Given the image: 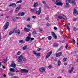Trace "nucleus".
Segmentation results:
<instances>
[{
    "label": "nucleus",
    "mask_w": 78,
    "mask_h": 78,
    "mask_svg": "<svg viewBox=\"0 0 78 78\" xmlns=\"http://www.w3.org/2000/svg\"><path fill=\"white\" fill-rule=\"evenodd\" d=\"M26 61V58H23V56L20 55L18 58V61L20 62L23 63V62Z\"/></svg>",
    "instance_id": "obj_1"
},
{
    "label": "nucleus",
    "mask_w": 78,
    "mask_h": 78,
    "mask_svg": "<svg viewBox=\"0 0 78 78\" xmlns=\"http://www.w3.org/2000/svg\"><path fill=\"white\" fill-rule=\"evenodd\" d=\"M9 22H7L5 25L4 26V30L5 31L6 30L8 29V26H9Z\"/></svg>",
    "instance_id": "obj_2"
},
{
    "label": "nucleus",
    "mask_w": 78,
    "mask_h": 78,
    "mask_svg": "<svg viewBox=\"0 0 78 78\" xmlns=\"http://www.w3.org/2000/svg\"><path fill=\"white\" fill-rule=\"evenodd\" d=\"M70 0H66V5L65 6V8H69L70 7L69 5V4L70 3Z\"/></svg>",
    "instance_id": "obj_3"
},
{
    "label": "nucleus",
    "mask_w": 78,
    "mask_h": 78,
    "mask_svg": "<svg viewBox=\"0 0 78 78\" xmlns=\"http://www.w3.org/2000/svg\"><path fill=\"white\" fill-rule=\"evenodd\" d=\"M62 55V52H58L56 53V57H60Z\"/></svg>",
    "instance_id": "obj_4"
},
{
    "label": "nucleus",
    "mask_w": 78,
    "mask_h": 78,
    "mask_svg": "<svg viewBox=\"0 0 78 78\" xmlns=\"http://www.w3.org/2000/svg\"><path fill=\"white\" fill-rule=\"evenodd\" d=\"M52 53V51H51L49 52L48 53L47 55H46V59L48 58L51 55Z\"/></svg>",
    "instance_id": "obj_5"
},
{
    "label": "nucleus",
    "mask_w": 78,
    "mask_h": 78,
    "mask_svg": "<svg viewBox=\"0 0 78 78\" xmlns=\"http://www.w3.org/2000/svg\"><path fill=\"white\" fill-rule=\"evenodd\" d=\"M42 11V9H41V7H40L39 8V9L38 11H37V14L38 15H40L41 14V11Z\"/></svg>",
    "instance_id": "obj_6"
},
{
    "label": "nucleus",
    "mask_w": 78,
    "mask_h": 78,
    "mask_svg": "<svg viewBox=\"0 0 78 78\" xmlns=\"http://www.w3.org/2000/svg\"><path fill=\"white\" fill-rule=\"evenodd\" d=\"M30 11H32V12H35L36 13H37V8L34 9H30Z\"/></svg>",
    "instance_id": "obj_7"
},
{
    "label": "nucleus",
    "mask_w": 78,
    "mask_h": 78,
    "mask_svg": "<svg viewBox=\"0 0 78 78\" xmlns=\"http://www.w3.org/2000/svg\"><path fill=\"white\" fill-rule=\"evenodd\" d=\"M52 34L54 38H55V39H57V36H56V35L55 34V33L54 32H52Z\"/></svg>",
    "instance_id": "obj_8"
},
{
    "label": "nucleus",
    "mask_w": 78,
    "mask_h": 78,
    "mask_svg": "<svg viewBox=\"0 0 78 78\" xmlns=\"http://www.w3.org/2000/svg\"><path fill=\"white\" fill-rule=\"evenodd\" d=\"M52 34L54 38H55V39H57V36H56V35L55 34V33L54 32H52Z\"/></svg>",
    "instance_id": "obj_9"
},
{
    "label": "nucleus",
    "mask_w": 78,
    "mask_h": 78,
    "mask_svg": "<svg viewBox=\"0 0 78 78\" xmlns=\"http://www.w3.org/2000/svg\"><path fill=\"white\" fill-rule=\"evenodd\" d=\"M52 34L54 38H55V39H57V36H56V35L55 34V33L54 32H52Z\"/></svg>",
    "instance_id": "obj_10"
},
{
    "label": "nucleus",
    "mask_w": 78,
    "mask_h": 78,
    "mask_svg": "<svg viewBox=\"0 0 78 78\" xmlns=\"http://www.w3.org/2000/svg\"><path fill=\"white\" fill-rule=\"evenodd\" d=\"M21 72L23 73V72H25L26 73H28V70L26 69H21Z\"/></svg>",
    "instance_id": "obj_11"
},
{
    "label": "nucleus",
    "mask_w": 78,
    "mask_h": 78,
    "mask_svg": "<svg viewBox=\"0 0 78 78\" xmlns=\"http://www.w3.org/2000/svg\"><path fill=\"white\" fill-rule=\"evenodd\" d=\"M16 64L13 62L12 63V64L10 65V67H13V68H14V69H15V68H16Z\"/></svg>",
    "instance_id": "obj_12"
},
{
    "label": "nucleus",
    "mask_w": 78,
    "mask_h": 78,
    "mask_svg": "<svg viewBox=\"0 0 78 78\" xmlns=\"http://www.w3.org/2000/svg\"><path fill=\"white\" fill-rule=\"evenodd\" d=\"M70 2L73 5H75L76 4V2H75V0H70Z\"/></svg>",
    "instance_id": "obj_13"
},
{
    "label": "nucleus",
    "mask_w": 78,
    "mask_h": 78,
    "mask_svg": "<svg viewBox=\"0 0 78 78\" xmlns=\"http://www.w3.org/2000/svg\"><path fill=\"white\" fill-rule=\"evenodd\" d=\"M40 72H44L45 70V69L44 67H41L39 69Z\"/></svg>",
    "instance_id": "obj_14"
},
{
    "label": "nucleus",
    "mask_w": 78,
    "mask_h": 78,
    "mask_svg": "<svg viewBox=\"0 0 78 78\" xmlns=\"http://www.w3.org/2000/svg\"><path fill=\"white\" fill-rule=\"evenodd\" d=\"M9 6H12V7H13V6H16V4L15 3H12L9 5Z\"/></svg>",
    "instance_id": "obj_15"
},
{
    "label": "nucleus",
    "mask_w": 78,
    "mask_h": 78,
    "mask_svg": "<svg viewBox=\"0 0 78 78\" xmlns=\"http://www.w3.org/2000/svg\"><path fill=\"white\" fill-rule=\"evenodd\" d=\"M24 31H25L26 32H28L30 31V30L29 29L27 28V27H25L24 29Z\"/></svg>",
    "instance_id": "obj_16"
},
{
    "label": "nucleus",
    "mask_w": 78,
    "mask_h": 78,
    "mask_svg": "<svg viewBox=\"0 0 78 78\" xmlns=\"http://www.w3.org/2000/svg\"><path fill=\"white\" fill-rule=\"evenodd\" d=\"M60 2H61V0H56L55 2L54 3L55 4H56L57 5L58 3H59Z\"/></svg>",
    "instance_id": "obj_17"
},
{
    "label": "nucleus",
    "mask_w": 78,
    "mask_h": 78,
    "mask_svg": "<svg viewBox=\"0 0 78 78\" xmlns=\"http://www.w3.org/2000/svg\"><path fill=\"white\" fill-rule=\"evenodd\" d=\"M77 13V10L76 9V8H74L73 13H74V14H76Z\"/></svg>",
    "instance_id": "obj_18"
},
{
    "label": "nucleus",
    "mask_w": 78,
    "mask_h": 78,
    "mask_svg": "<svg viewBox=\"0 0 78 78\" xmlns=\"http://www.w3.org/2000/svg\"><path fill=\"white\" fill-rule=\"evenodd\" d=\"M58 44L57 43H55L53 44L54 47L56 48V47H58Z\"/></svg>",
    "instance_id": "obj_19"
},
{
    "label": "nucleus",
    "mask_w": 78,
    "mask_h": 78,
    "mask_svg": "<svg viewBox=\"0 0 78 78\" xmlns=\"http://www.w3.org/2000/svg\"><path fill=\"white\" fill-rule=\"evenodd\" d=\"M38 5V2H35L34 3V7H36Z\"/></svg>",
    "instance_id": "obj_20"
},
{
    "label": "nucleus",
    "mask_w": 78,
    "mask_h": 78,
    "mask_svg": "<svg viewBox=\"0 0 78 78\" xmlns=\"http://www.w3.org/2000/svg\"><path fill=\"white\" fill-rule=\"evenodd\" d=\"M8 74L9 76H13V75H14L15 74L12 73H8Z\"/></svg>",
    "instance_id": "obj_21"
},
{
    "label": "nucleus",
    "mask_w": 78,
    "mask_h": 78,
    "mask_svg": "<svg viewBox=\"0 0 78 78\" xmlns=\"http://www.w3.org/2000/svg\"><path fill=\"white\" fill-rule=\"evenodd\" d=\"M7 59H8V58H6V59H3L2 60V63H3V64H4V63H5V62H6V61H7Z\"/></svg>",
    "instance_id": "obj_22"
},
{
    "label": "nucleus",
    "mask_w": 78,
    "mask_h": 78,
    "mask_svg": "<svg viewBox=\"0 0 78 78\" xmlns=\"http://www.w3.org/2000/svg\"><path fill=\"white\" fill-rule=\"evenodd\" d=\"M63 5V4L62 2H60L58 3L57 5H58V6H62Z\"/></svg>",
    "instance_id": "obj_23"
},
{
    "label": "nucleus",
    "mask_w": 78,
    "mask_h": 78,
    "mask_svg": "<svg viewBox=\"0 0 78 78\" xmlns=\"http://www.w3.org/2000/svg\"><path fill=\"white\" fill-rule=\"evenodd\" d=\"M63 18L64 19L66 20H67V17L65 15H63Z\"/></svg>",
    "instance_id": "obj_24"
},
{
    "label": "nucleus",
    "mask_w": 78,
    "mask_h": 78,
    "mask_svg": "<svg viewBox=\"0 0 78 78\" xmlns=\"http://www.w3.org/2000/svg\"><path fill=\"white\" fill-rule=\"evenodd\" d=\"M22 2V0H20V1H16V3H21Z\"/></svg>",
    "instance_id": "obj_25"
},
{
    "label": "nucleus",
    "mask_w": 78,
    "mask_h": 78,
    "mask_svg": "<svg viewBox=\"0 0 78 78\" xmlns=\"http://www.w3.org/2000/svg\"><path fill=\"white\" fill-rule=\"evenodd\" d=\"M27 45H25L24 46L23 48V50H25L26 49H27Z\"/></svg>",
    "instance_id": "obj_26"
},
{
    "label": "nucleus",
    "mask_w": 78,
    "mask_h": 78,
    "mask_svg": "<svg viewBox=\"0 0 78 78\" xmlns=\"http://www.w3.org/2000/svg\"><path fill=\"white\" fill-rule=\"evenodd\" d=\"M73 69L74 68L73 67H72L71 69V70H69V73H72V72L73 70Z\"/></svg>",
    "instance_id": "obj_27"
},
{
    "label": "nucleus",
    "mask_w": 78,
    "mask_h": 78,
    "mask_svg": "<svg viewBox=\"0 0 78 78\" xmlns=\"http://www.w3.org/2000/svg\"><path fill=\"white\" fill-rule=\"evenodd\" d=\"M10 70L11 71V72H15V70H14V69L13 68H10Z\"/></svg>",
    "instance_id": "obj_28"
},
{
    "label": "nucleus",
    "mask_w": 78,
    "mask_h": 78,
    "mask_svg": "<svg viewBox=\"0 0 78 78\" xmlns=\"http://www.w3.org/2000/svg\"><path fill=\"white\" fill-rule=\"evenodd\" d=\"M20 7H21V5H19L16 9V10L17 11V10H19L20 8Z\"/></svg>",
    "instance_id": "obj_29"
},
{
    "label": "nucleus",
    "mask_w": 78,
    "mask_h": 78,
    "mask_svg": "<svg viewBox=\"0 0 78 78\" xmlns=\"http://www.w3.org/2000/svg\"><path fill=\"white\" fill-rule=\"evenodd\" d=\"M26 40L27 41H30V37H27Z\"/></svg>",
    "instance_id": "obj_30"
},
{
    "label": "nucleus",
    "mask_w": 78,
    "mask_h": 78,
    "mask_svg": "<svg viewBox=\"0 0 78 78\" xmlns=\"http://www.w3.org/2000/svg\"><path fill=\"white\" fill-rule=\"evenodd\" d=\"M12 33H14V31L12 30L10 32L9 34V35H11Z\"/></svg>",
    "instance_id": "obj_31"
},
{
    "label": "nucleus",
    "mask_w": 78,
    "mask_h": 78,
    "mask_svg": "<svg viewBox=\"0 0 78 78\" xmlns=\"http://www.w3.org/2000/svg\"><path fill=\"white\" fill-rule=\"evenodd\" d=\"M51 38H52V37L51 36H49L48 37V40H51Z\"/></svg>",
    "instance_id": "obj_32"
},
{
    "label": "nucleus",
    "mask_w": 78,
    "mask_h": 78,
    "mask_svg": "<svg viewBox=\"0 0 78 78\" xmlns=\"http://www.w3.org/2000/svg\"><path fill=\"white\" fill-rule=\"evenodd\" d=\"M60 64H61V61H60V60H58V66H60Z\"/></svg>",
    "instance_id": "obj_33"
},
{
    "label": "nucleus",
    "mask_w": 78,
    "mask_h": 78,
    "mask_svg": "<svg viewBox=\"0 0 78 78\" xmlns=\"http://www.w3.org/2000/svg\"><path fill=\"white\" fill-rule=\"evenodd\" d=\"M19 42L21 44H23V43L24 42H23V40H20L19 41Z\"/></svg>",
    "instance_id": "obj_34"
},
{
    "label": "nucleus",
    "mask_w": 78,
    "mask_h": 78,
    "mask_svg": "<svg viewBox=\"0 0 78 78\" xmlns=\"http://www.w3.org/2000/svg\"><path fill=\"white\" fill-rule=\"evenodd\" d=\"M73 30L74 31H76L78 30V28H76V27H74L73 29Z\"/></svg>",
    "instance_id": "obj_35"
},
{
    "label": "nucleus",
    "mask_w": 78,
    "mask_h": 78,
    "mask_svg": "<svg viewBox=\"0 0 78 78\" xmlns=\"http://www.w3.org/2000/svg\"><path fill=\"white\" fill-rule=\"evenodd\" d=\"M58 18L59 19H62V16H58Z\"/></svg>",
    "instance_id": "obj_36"
},
{
    "label": "nucleus",
    "mask_w": 78,
    "mask_h": 78,
    "mask_svg": "<svg viewBox=\"0 0 78 78\" xmlns=\"http://www.w3.org/2000/svg\"><path fill=\"white\" fill-rule=\"evenodd\" d=\"M30 17H29V18L27 19V21L28 22H29V21H30Z\"/></svg>",
    "instance_id": "obj_37"
},
{
    "label": "nucleus",
    "mask_w": 78,
    "mask_h": 78,
    "mask_svg": "<svg viewBox=\"0 0 78 78\" xmlns=\"http://www.w3.org/2000/svg\"><path fill=\"white\" fill-rule=\"evenodd\" d=\"M21 53V52L20 51H19L17 54V55H20V54Z\"/></svg>",
    "instance_id": "obj_38"
},
{
    "label": "nucleus",
    "mask_w": 78,
    "mask_h": 78,
    "mask_svg": "<svg viewBox=\"0 0 78 78\" xmlns=\"http://www.w3.org/2000/svg\"><path fill=\"white\" fill-rule=\"evenodd\" d=\"M17 30L16 29H14L13 30H12L13 31V33H14V32H17Z\"/></svg>",
    "instance_id": "obj_39"
},
{
    "label": "nucleus",
    "mask_w": 78,
    "mask_h": 78,
    "mask_svg": "<svg viewBox=\"0 0 78 78\" xmlns=\"http://www.w3.org/2000/svg\"><path fill=\"white\" fill-rule=\"evenodd\" d=\"M24 15H25V13L24 12H22L21 13V16H24Z\"/></svg>",
    "instance_id": "obj_40"
},
{
    "label": "nucleus",
    "mask_w": 78,
    "mask_h": 78,
    "mask_svg": "<svg viewBox=\"0 0 78 78\" xmlns=\"http://www.w3.org/2000/svg\"><path fill=\"white\" fill-rule=\"evenodd\" d=\"M46 25L47 26H49V25H50V23H46Z\"/></svg>",
    "instance_id": "obj_41"
},
{
    "label": "nucleus",
    "mask_w": 78,
    "mask_h": 78,
    "mask_svg": "<svg viewBox=\"0 0 78 78\" xmlns=\"http://www.w3.org/2000/svg\"><path fill=\"white\" fill-rule=\"evenodd\" d=\"M32 34H36V31H34L32 32Z\"/></svg>",
    "instance_id": "obj_42"
},
{
    "label": "nucleus",
    "mask_w": 78,
    "mask_h": 78,
    "mask_svg": "<svg viewBox=\"0 0 78 78\" xmlns=\"http://www.w3.org/2000/svg\"><path fill=\"white\" fill-rule=\"evenodd\" d=\"M36 55L37 56L39 57V56H40V54H39V53H37Z\"/></svg>",
    "instance_id": "obj_43"
},
{
    "label": "nucleus",
    "mask_w": 78,
    "mask_h": 78,
    "mask_svg": "<svg viewBox=\"0 0 78 78\" xmlns=\"http://www.w3.org/2000/svg\"><path fill=\"white\" fill-rule=\"evenodd\" d=\"M66 59H67V58H63V61L64 62H65V61H66Z\"/></svg>",
    "instance_id": "obj_44"
},
{
    "label": "nucleus",
    "mask_w": 78,
    "mask_h": 78,
    "mask_svg": "<svg viewBox=\"0 0 78 78\" xmlns=\"http://www.w3.org/2000/svg\"><path fill=\"white\" fill-rule=\"evenodd\" d=\"M72 40L73 42V43H74V44L76 43V42H75V39H73Z\"/></svg>",
    "instance_id": "obj_45"
},
{
    "label": "nucleus",
    "mask_w": 78,
    "mask_h": 78,
    "mask_svg": "<svg viewBox=\"0 0 78 78\" xmlns=\"http://www.w3.org/2000/svg\"><path fill=\"white\" fill-rule=\"evenodd\" d=\"M66 28H67V29L68 30H70V28H69V26L68 25H67V26H66Z\"/></svg>",
    "instance_id": "obj_46"
},
{
    "label": "nucleus",
    "mask_w": 78,
    "mask_h": 78,
    "mask_svg": "<svg viewBox=\"0 0 78 78\" xmlns=\"http://www.w3.org/2000/svg\"><path fill=\"white\" fill-rule=\"evenodd\" d=\"M27 27H28V28H31V26L30 25H27Z\"/></svg>",
    "instance_id": "obj_47"
},
{
    "label": "nucleus",
    "mask_w": 78,
    "mask_h": 78,
    "mask_svg": "<svg viewBox=\"0 0 78 78\" xmlns=\"http://www.w3.org/2000/svg\"><path fill=\"white\" fill-rule=\"evenodd\" d=\"M48 67L50 69V68H51V67H52V66H51V65H49V66H48Z\"/></svg>",
    "instance_id": "obj_48"
},
{
    "label": "nucleus",
    "mask_w": 78,
    "mask_h": 78,
    "mask_svg": "<svg viewBox=\"0 0 78 78\" xmlns=\"http://www.w3.org/2000/svg\"><path fill=\"white\" fill-rule=\"evenodd\" d=\"M33 54H34V55H36V51H33Z\"/></svg>",
    "instance_id": "obj_49"
},
{
    "label": "nucleus",
    "mask_w": 78,
    "mask_h": 78,
    "mask_svg": "<svg viewBox=\"0 0 78 78\" xmlns=\"http://www.w3.org/2000/svg\"><path fill=\"white\" fill-rule=\"evenodd\" d=\"M54 29L55 30H57V27H54Z\"/></svg>",
    "instance_id": "obj_50"
},
{
    "label": "nucleus",
    "mask_w": 78,
    "mask_h": 78,
    "mask_svg": "<svg viewBox=\"0 0 78 78\" xmlns=\"http://www.w3.org/2000/svg\"><path fill=\"white\" fill-rule=\"evenodd\" d=\"M20 30H18L17 33V34H20Z\"/></svg>",
    "instance_id": "obj_51"
},
{
    "label": "nucleus",
    "mask_w": 78,
    "mask_h": 78,
    "mask_svg": "<svg viewBox=\"0 0 78 78\" xmlns=\"http://www.w3.org/2000/svg\"><path fill=\"white\" fill-rule=\"evenodd\" d=\"M42 3L44 5H45V4H46V2H45V1H44L42 2Z\"/></svg>",
    "instance_id": "obj_52"
},
{
    "label": "nucleus",
    "mask_w": 78,
    "mask_h": 78,
    "mask_svg": "<svg viewBox=\"0 0 78 78\" xmlns=\"http://www.w3.org/2000/svg\"><path fill=\"white\" fill-rule=\"evenodd\" d=\"M32 17L34 19H36V16H32Z\"/></svg>",
    "instance_id": "obj_53"
},
{
    "label": "nucleus",
    "mask_w": 78,
    "mask_h": 78,
    "mask_svg": "<svg viewBox=\"0 0 78 78\" xmlns=\"http://www.w3.org/2000/svg\"><path fill=\"white\" fill-rule=\"evenodd\" d=\"M30 35L31 34H29L27 36V37H30V36H31Z\"/></svg>",
    "instance_id": "obj_54"
},
{
    "label": "nucleus",
    "mask_w": 78,
    "mask_h": 78,
    "mask_svg": "<svg viewBox=\"0 0 78 78\" xmlns=\"http://www.w3.org/2000/svg\"><path fill=\"white\" fill-rule=\"evenodd\" d=\"M16 72H19V70L17 69H16L15 71Z\"/></svg>",
    "instance_id": "obj_55"
},
{
    "label": "nucleus",
    "mask_w": 78,
    "mask_h": 78,
    "mask_svg": "<svg viewBox=\"0 0 78 78\" xmlns=\"http://www.w3.org/2000/svg\"><path fill=\"white\" fill-rule=\"evenodd\" d=\"M41 48H38L37 50V51H40L41 50Z\"/></svg>",
    "instance_id": "obj_56"
},
{
    "label": "nucleus",
    "mask_w": 78,
    "mask_h": 78,
    "mask_svg": "<svg viewBox=\"0 0 78 78\" xmlns=\"http://www.w3.org/2000/svg\"><path fill=\"white\" fill-rule=\"evenodd\" d=\"M77 45H78V38L77 39ZM77 47H78V46H77Z\"/></svg>",
    "instance_id": "obj_57"
},
{
    "label": "nucleus",
    "mask_w": 78,
    "mask_h": 78,
    "mask_svg": "<svg viewBox=\"0 0 78 78\" xmlns=\"http://www.w3.org/2000/svg\"><path fill=\"white\" fill-rule=\"evenodd\" d=\"M30 39L31 41H33L34 39V38H31Z\"/></svg>",
    "instance_id": "obj_58"
},
{
    "label": "nucleus",
    "mask_w": 78,
    "mask_h": 78,
    "mask_svg": "<svg viewBox=\"0 0 78 78\" xmlns=\"http://www.w3.org/2000/svg\"><path fill=\"white\" fill-rule=\"evenodd\" d=\"M9 9H6L5 10V11H9Z\"/></svg>",
    "instance_id": "obj_59"
},
{
    "label": "nucleus",
    "mask_w": 78,
    "mask_h": 78,
    "mask_svg": "<svg viewBox=\"0 0 78 78\" xmlns=\"http://www.w3.org/2000/svg\"><path fill=\"white\" fill-rule=\"evenodd\" d=\"M12 19L13 20V22H14V21H15V18H12Z\"/></svg>",
    "instance_id": "obj_60"
},
{
    "label": "nucleus",
    "mask_w": 78,
    "mask_h": 78,
    "mask_svg": "<svg viewBox=\"0 0 78 78\" xmlns=\"http://www.w3.org/2000/svg\"><path fill=\"white\" fill-rule=\"evenodd\" d=\"M56 0H53L52 2H54V3H55V2H56Z\"/></svg>",
    "instance_id": "obj_61"
},
{
    "label": "nucleus",
    "mask_w": 78,
    "mask_h": 78,
    "mask_svg": "<svg viewBox=\"0 0 78 78\" xmlns=\"http://www.w3.org/2000/svg\"><path fill=\"white\" fill-rule=\"evenodd\" d=\"M49 19V17H47V18H46V20H48Z\"/></svg>",
    "instance_id": "obj_62"
},
{
    "label": "nucleus",
    "mask_w": 78,
    "mask_h": 78,
    "mask_svg": "<svg viewBox=\"0 0 78 78\" xmlns=\"http://www.w3.org/2000/svg\"><path fill=\"white\" fill-rule=\"evenodd\" d=\"M3 69H5V68H6V67L5 66H3Z\"/></svg>",
    "instance_id": "obj_63"
},
{
    "label": "nucleus",
    "mask_w": 78,
    "mask_h": 78,
    "mask_svg": "<svg viewBox=\"0 0 78 78\" xmlns=\"http://www.w3.org/2000/svg\"><path fill=\"white\" fill-rule=\"evenodd\" d=\"M13 18H14V16H12V19H13Z\"/></svg>",
    "instance_id": "obj_64"
}]
</instances>
